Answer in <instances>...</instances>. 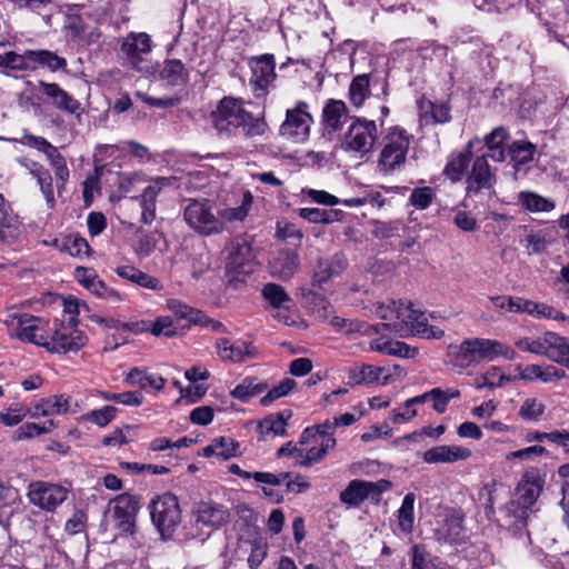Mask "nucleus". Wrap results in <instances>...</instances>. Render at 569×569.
Returning a JSON list of instances; mask_svg holds the SVG:
<instances>
[{
    "mask_svg": "<svg viewBox=\"0 0 569 569\" xmlns=\"http://www.w3.org/2000/svg\"><path fill=\"white\" fill-rule=\"evenodd\" d=\"M3 322L10 337L41 346L50 352L77 351L86 343V337L77 325L54 319L52 323L20 311L7 309Z\"/></svg>",
    "mask_w": 569,
    "mask_h": 569,
    "instance_id": "1",
    "label": "nucleus"
},
{
    "mask_svg": "<svg viewBox=\"0 0 569 569\" xmlns=\"http://www.w3.org/2000/svg\"><path fill=\"white\" fill-rule=\"evenodd\" d=\"M211 121L217 132L227 137L241 129L246 137L253 138L264 134L268 129L263 116L247 111L243 101L232 97L220 100L211 112Z\"/></svg>",
    "mask_w": 569,
    "mask_h": 569,
    "instance_id": "2",
    "label": "nucleus"
},
{
    "mask_svg": "<svg viewBox=\"0 0 569 569\" xmlns=\"http://www.w3.org/2000/svg\"><path fill=\"white\" fill-rule=\"evenodd\" d=\"M375 313L386 322L383 327L400 333L403 329L412 335L426 339H440L445 332L442 329L428 325V317L425 312L415 309L411 302L390 301L388 303H377Z\"/></svg>",
    "mask_w": 569,
    "mask_h": 569,
    "instance_id": "3",
    "label": "nucleus"
},
{
    "mask_svg": "<svg viewBox=\"0 0 569 569\" xmlns=\"http://www.w3.org/2000/svg\"><path fill=\"white\" fill-rule=\"evenodd\" d=\"M498 357L512 360L516 352L498 340L490 339H468L460 346L456 356L457 361H461V367H467L480 361H492Z\"/></svg>",
    "mask_w": 569,
    "mask_h": 569,
    "instance_id": "4",
    "label": "nucleus"
},
{
    "mask_svg": "<svg viewBox=\"0 0 569 569\" xmlns=\"http://www.w3.org/2000/svg\"><path fill=\"white\" fill-rule=\"evenodd\" d=\"M256 264L251 242L244 237L233 239L228 247L226 263L228 282L234 287L244 282L246 278L254 271Z\"/></svg>",
    "mask_w": 569,
    "mask_h": 569,
    "instance_id": "5",
    "label": "nucleus"
},
{
    "mask_svg": "<svg viewBox=\"0 0 569 569\" xmlns=\"http://www.w3.org/2000/svg\"><path fill=\"white\" fill-rule=\"evenodd\" d=\"M411 136L400 127H392L382 139V149L378 159V168L390 173L401 168L410 147Z\"/></svg>",
    "mask_w": 569,
    "mask_h": 569,
    "instance_id": "6",
    "label": "nucleus"
},
{
    "mask_svg": "<svg viewBox=\"0 0 569 569\" xmlns=\"http://www.w3.org/2000/svg\"><path fill=\"white\" fill-rule=\"evenodd\" d=\"M183 220L196 233L210 237L224 230L222 220L209 200H191L183 209Z\"/></svg>",
    "mask_w": 569,
    "mask_h": 569,
    "instance_id": "7",
    "label": "nucleus"
},
{
    "mask_svg": "<svg viewBox=\"0 0 569 569\" xmlns=\"http://www.w3.org/2000/svg\"><path fill=\"white\" fill-rule=\"evenodd\" d=\"M543 479L536 471H528L519 481L516 489V499L510 501L502 511L516 519H525L527 510L532 507L540 496Z\"/></svg>",
    "mask_w": 569,
    "mask_h": 569,
    "instance_id": "8",
    "label": "nucleus"
},
{
    "mask_svg": "<svg viewBox=\"0 0 569 569\" xmlns=\"http://www.w3.org/2000/svg\"><path fill=\"white\" fill-rule=\"evenodd\" d=\"M197 537L204 541L213 531L226 526L231 518L227 507L213 501H200L193 509ZM196 537V535L193 536Z\"/></svg>",
    "mask_w": 569,
    "mask_h": 569,
    "instance_id": "9",
    "label": "nucleus"
},
{
    "mask_svg": "<svg viewBox=\"0 0 569 569\" xmlns=\"http://www.w3.org/2000/svg\"><path fill=\"white\" fill-rule=\"evenodd\" d=\"M377 140V126L373 120L355 118L341 140V147L361 156L369 153Z\"/></svg>",
    "mask_w": 569,
    "mask_h": 569,
    "instance_id": "10",
    "label": "nucleus"
},
{
    "mask_svg": "<svg viewBox=\"0 0 569 569\" xmlns=\"http://www.w3.org/2000/svg\"><path fill=\"white\" fill-rule=\"evenodd\" d=\"M150 513L153 525L162 537L171 536L181 520L178 499L171 493H164L153 499L150 505Z\"/></svg>",
    "mask_w": 569,
    "mask_h": 569,
    "instance_id": "11",
    "label": "nucleus"
},
{
    "mask_svg": "<svg viewBox=\"0 0 569 569\" xmlns=\"http://www.w3.org/2000/svg\"><path fill=\"white\" fill-rule=\"evenodd\" d=\"M391 486V482L386 479L376 482L355 479L340 492V500L342 503L352 507L359 506L366 499L377 503L381 499V493L388 491Z\"/></svg>",
    "mask_w": 569,
    "mask_h": 569,
    "instance_id": "12",
    "label": "nucleus"
},
{
    "mask_svg": "<svg viewBox=\"0 0 569 569\" xmlns=\"http://www.w3.org/2000/svg\"><path fill=\"white\" fill-rule=\"evenodd\" d=\"M309 106L305 101H300L292 109L286 112V120L279 128L280 136L295 142H302L308 139L312 117L308 111Z\"/></svg>",
    "mask_w": 569,
    "mask_h": 569,
    "instance_id": "13",
    "label": "nucleus"
},
{
    "mask_svg": "<svg viewBox=\"0 0 569 569\" xmlns=\"http://www.w3.org/2000/svg\"><path fill=\"white\" fill-rule=\"evenodd\" d=\"M532 353L569 368V339L558 333L547 331L532 337Z\"/></svg>",
    "mask_w": 569,
    "mask_h": 569,
    "instance_id": "14",
    "label": "nucleus"
},
{
    "mask_svg": "<svg viewBox=\"0 0 569 569\" xmlns=\"http://www.w3.org/2000/svg\"><path fill=\"white\" fill-rule=\"evenodd\" d=\"M113 528L119 535L132 536L136 530V517L139 510V502L136 497L122 493L113 500Z\"/></svg>",
    "mask_w": 569,
    "mask_h": 569,
    "instance_id": "15",
    "label": "nucleus"
},
{
    "mask_svg": "<svg viewBox=\"0 0 569 569\" xmlns=\"http://www.w3.org/2000/svg\"><path fill=\"white\" fill-rule=\"evenodd\" d=\"M151 49L152 42L150 36L146 32H131L123 39L121 44V52L128 63L139 71H149L146 61Z\"/></svg>",
    "mask_w": 569,
    "mask_h": 569,
    "instance_id": "16",
    "label": "nucleus"
},
{
    "mask_svg": "<svg viewBox=\"0 0 569 569\" xmlns=\"http://www.w3.org/2000/svg\"><path fill=\"white\" fill-rule=\"evenodd\" d=\"M68 490L59 485L36 481L29 485L28 497L32 505L51 511L67 499Z\"/></svg>",
    "mask_w": 569,
    "mask_h": 569,
    "instance_id": "17",
    "label": "nucleus"
},
{
    "mask_svg": "<svg viewBox=\"0 0 569 569\" xmlns=\"http://www.w3.org/2000/svg\"><path fill=\"white\" fill-rule=\"evenodd\" d=\"M348 261L343 253H335L330 257L317 259L312 269L311 286L321 288L336 277H339L347 268Z\"/></svg>",
    "mask_w": 569,
    "mask_h": 569,
    "instance_id": "18",
    "label": "nucleus"
},
{
    "mask_svg": "<svg viewBox=\"0 0 569 569\" xmlns=\"http://www.w3.org/2000/svg\"><path fill=\"white\" fill-rule=\"evenodd\" d=\"M463 513L461 510L448 509L442 516L441 523L435 530L438 541L457 543L463 539Z\"/></svg>",
    "mask_w": 569,
    "mask_h": 569,
    "instance_id": "19",
    "label": "nucleus"
},
{
    "mask_svg": "<svg viewBox=\"0 0 569 569\" xmlns=\"http://www.w3.org/2000/svg\"><path fill=\"white\" fill-rule=\"evenodd\" d=\"M300 268V256L292 249L279 250L269 261V270L272 277L288 281Z\"/></svg>",
    "mask_w": 569,
    "mask_h": 569,
    "instance_id": "20",
    "label": "nucleus"
},
{
    "mask_svg": "<svg viewBox=\"0 0 569 569\" xmlns=\"http://www.w3.org/2000/svg\"><path fill=\"white\" fill-rule=\"evenodd\" d=\"M216 348L223 361L241 362L246 359H254L258 356L257 348L251 342L243 340L231 342L227 338H219L216 341Z\"/></svg>",
    "mask_w": 569,
    "mask_h": 569,
    "instance_id": "21",
    "label": "nucleus"
},
{
    "mask_svg": "<svg viewBox=\"0 0 569 569\" xmlns=\"http://www.w3.org/2000/svg\"><path fill=\"white\" fill-rule=\"evenodd\" d=\"M495 183L496 176L486 157L476 158L471 172L467 179V193L471 194L478 193L482 190H490Z\"/></svg>",
    "mask_w": 569,
    "mask_h": 569,
    "instance_id": "22",
    "label": "nucleus"
},
{
    "mask_svg": "<svg viewBox=\"0 0 569 569\" xmlns=\"http://www.w3.org/2000/svg\"><path fill=\"white\" fill-rule=\"evenodd\" d=\"M171 179L159 177L152 180L151 184H149L142 192L140 197L137 198L139 204L141 207V222L144 224H150L156 219V209H157V197L161 192V190L170 186Z\"/></svg>",
    "mask_w": 569,
    "mask_h": 569,
    "instance_id": "23",
    "label": "nucleus"
},
{
    "mask_svg": "<svg viewBox=\"0 0 569 569\" xmlns=\"http://www.w3.org/2000/svg\"><path fill=\"white\" fill-rule=\"evenodd\" d=\"M470 449L462 446H437L423 452L422 460L426 463H453L467 460L471 457Z\"/></svg>",
    "mask_w": 569,
    "mask_h": 569,
    "instance_id": "24",
    "label": "nucleus"
},
{
    "mask_svg": "<svg viewBox=\"0 0 569 569\" xmlns=\"http://www.w3.org/2000/svg\"><path fill=\"white\" fill-rule=\"evenodd\" d=\"M39 87L57 109L69 114L79 112L80 103L59 84L39 81Z\"/></svg>",
    "mask_w": 569,
    "mask_h": 569,
    "instance_id": "25",
    "label": "nucleus"
},
{
    "mask_svg": "<svg viewBox=\"0 0 569 569\" xmlns=\"http://www.w3.org/2000/svg\"><path fill=\"white\" fill-rule=\"evenodd\" d=\"M250 69V83L254 89L264 90L276 78L272 56H262L251 59Z\"/></svg>",
    "mask_w": 569,
    "mask_h": 569,
    "instance_id": "26",
    "label": "nucleus"
},
{
    "mask_svg": "<svg viewBox=\"0 0 569 569\" xmlns=\"http://www.w3.org/2000/svg\"><path fill=\"white\" fill-rule=\"evenodd\" d=\"M69 405V398L63 395L43 398L29 408V417L32 419H39L41 417L62 415L68 412Z\"/></svg>",
    "mask_w": 569,
    "mask_h": 569,
    "instance_id": "27",
    "label": "nucleus"
},
{
    "mask_svg": "<svg viewBox=\"0 0 569 569\" xmlns=\"http://www.w3.org/2000/svg\"><path fill=\"white\" fill-rule=\"evenodd\" d=\"M20 233V221L11 204L0 193V241L10 242Z\"/></svg>",
    "mask_w": 569,
    "mask_h": 569,
    "instance_id": "28",
    "label": "nucleus"
},
{
    "mask_svg": "<svg viewBox=\"0 0 569 569\" xmlns=\"http://www.w3.org/2000/svg\"><path fill=\"white\" fill-rule=\"evenodd\" d=\"M347 117V106L342 100H328L322 109V124L325 130L328 133L341 130Z\"/></svg>",
    "mask_w": 569,
    "mask_h": 569,
    "instance_id": "29",
    "label": "nucleus"
},
{
    "mask_svg": "<svg viewBox=\"0 0 569 569\" xmlns=\"http://www.w3.org/2000/svg\"><path fill=\"white\" fill-rule=\"evenodd\" d=\"M124 381L129 386H138L141 390L146 391L149 389L161 391L167 382L163 377L158 375H149L139 368L131 369L126 376Z\"/></svg>",
    "mask_w": 569,
    "mask_h": 569,
    "instance_id": "30",
    "label": "nucleus"
},
{
    "mask_svg": "<svg viewBox=\"0 0 569 569\" xmlns=\"http://www.w3.org/2000/svg\"><path fill=\"white\" fill-rule=\"evenodd\" d=\"M371 349L388 356L400 358H413L418 351L402 341L376 339L371 342Z\"/></svg>",
    "mask_w": 569,
    "mask_h": 569,
    "instance_id": "31",
    "label": "nucleus"
},
{
    "mask_svg": "<svg viewBox=\"0 0 569 569\" xmlns=\"http://www.w3.org/2000/svg\"><path fill=\"white\" fill-rule=\"evenodd\" d=\"M239 455V443L232 438L220 437L212 440V442L203 448V456L211 457L217 456L221 459H229Z\"/></svg>",
    "mask_w": 569,
    "mask_h": 569,
    "instance_id": "32",
    "label": "nucleus"
},
{
    "mask_svg": "<svg viewBox=\"0 0 569 569\" xmlns=\"http://www.w3.org/2000/svg\"><path fill=\"white\" fill-rule=\"evenodd\" d=\"M292 412L290 410H284L282 412L270 415L260 421L259 428L263 436L272 435V436H284L287 420L291 418Z\"/></svg>",
    "mask_w": 569,
    "mask_h": 569,
    "instance_id": "33",
    "label": "nucleus"
},
{
    "mask_svg": "<svg viewBox=\"0 0 569 569\" xmlns=\"http://www.w3.org/2000/svg\"><path fill=\"white\" fill-rule=\"evenodd\" d=\"M32 50H26L22 54L13 51L0 54V67L16 71L33 70Z\"/></svg>",
    "mask_w": 569,
    "mask_h": 569,
    "instance_id": "34",
    "label": "nucleus"
},
{
    "mask_svg": "<svg viewBox=\"0 0 569 569\" xmlns=\"http://www.w3.org/2000/svg\"><path fill=\"white\" fill-rule=\"evenodd\" d=\"M319 288H311L302 290V302L319 318H326L329 313L330 305L323 295L318 292Z\"/></svg>",
    "mask_w": 569,
    "mask_h": 569,
    "instance_id": "35",
    "label": "nucleus"
},
{
    "mask_svg": "<svg viewBox=\"0 0 569 569\" xmlns=\"http://www.w3.org/2000/svg\"><path fill=\"white\" fill-rule=\"evenodd\" d=\"M378 367L365 365L361 368H350L348 371V386L369 385L372 382H380Z\"/></svg>",
    "mask_w": 569,
    "mask_h": 569,
    "instance_id": "36",
    "label": "nucleus"
},
{
    "mask_svg": "<svg viewBox=\"0 0 569 569\" xmlns=\"http://www.w3.org/2000/svg\"><path fill=\"white\" fill-rule=\"evenodd\" d=\"M519 202L531 212H550L555 209V202L538 193L522 191L519 193Z\"/></svg>",
    "mask_w": 569,
    "mask_h": 569,
    "instance_id": "37",
    "label": "nucleus"
},
{
    "mask_svg": "<svg viewBox=\"0 0 569 569\" xmlns=\"http://www.w3.org/2000/svg\"><path fill=\"white\" fill-rule=\"evenodd\" d=\"M535 152L536 146L525 140L513 141L508 147V156L515 162V167L532 161Z\"/></svg>",
    "mask_w": 569,
    "mask_h": 569,
    "instance_id": "38",
    "label": "nucleus"
},
{
    "mask_svg": "<svg viewBox=\"0 0 569 569\" xmlns=\"http://www.w3.org/2000/svg\"><path fill=\"white\" fill-rule=\"evenodd\" d=\"M74 277L79 283L92 291L97 296H103L106 286L102 280L98 278L97 272L93 269L78 267L74 270Z\"/></svg>",
    "mask_w": 569,
    "mask_h": 569,
    "instance_id": "39",
    "label": "nucleus"
},
{
    "mask_svg": "<svg viewBox=\"0 0 569 569\" xmlns=\"http://www.w3.org/2000/svg\"><path fill=\"white\" fill-rule=\"evenodd\" d=\"M370 80L369 76L363 73L355 77L349 86L350 102L359 108L363 104L367 97L370 94Z\"/></svg>",
    "mask_w": 569,
    "mask_h": 569,
    "instance_id": "40",
    "label": "nucleus"
},
{
    "mask_svg": "<svg viewBox=\"0 0 569 569\" xmlns=\"http://www.w3.org/2000/svg\"><path fill=\"white\" fill-rule=\"evenodd\" d=\"M160 77L168 83L178 86L187 81L188 73L184 69V64L180 60L172 59L164 62V66L160 71Z\"/></svg>",
    "mask_w": 569,
    "mask_h": 569,
    "instance_id": "41",
    "label": "nucleus"
},
{
    "mask_svg": "<svg viewBox=\"0 0 569 569\" xmlns=\"http://www.w3.org/2000/svg\"><path fill=\"white\" fill-rule=\"evenodd\" d=\"M468 148H471L469 143ZM471 159V151L468 149L466 152L453 154L445 168V173L452 180L459 181L467 169Z\"/></svg>",
    "mask_w": 569,
    "mask_h": 569,
    "instance_id": "42",
    "label": "nucleus"
},
{
    "mask_svg": "<svg viewBox=\"0 0 569 569\" xmlns=\"http://www.w3.org/2000/svg\"><path fill=\"white\" fill-rule=\"evenodd\" d=\"M33 70L38 66L47 67L51 71L64 69L67 61L49 50H32Z\"/></svg>",
    "mask_w": 569,
    "mask_h": 569,
    "instance_id": "43",
    "label": "nucleus"
},
{
    "mask_svg": "<svg viewBox=\"0 0 569 569\" xmlns=\"http://www.w3.org/2000/svg\"><path fill=\"white\" fill-rule=\"evenodd\" d=\"M546 411V405L542 400L535 398V397H528L526 398L519 410L518 416L523 421H538Z\"/></svg>",
    "mask_w": 569,
    "mask_h": 569,
    "instance_id": "44",
    "label": "nucleus"
},
{
    "mask_svg": "<svg viewBox=\"0 0 569 569\" xmlns=\"http://www.w3.org/2000/svg\"><path fill=\"white\" fill-rule=\"evenodd\" d=\"M299 216L312 223H331L339 221L341 217L340 210H325L319 208H302Z\"/></svg>",
    "mask_w": 569,
    "mask_h": 569,
    "instance_id": "45",
    "label": "nucleus"
},
{
    "mask_svg": "<svg viewBox=\"0 0 569 569\" xmlns=\"http://www.w3.org/2000/svg\"><path fill=\"white\" fill-rule=\"evenodd\" d=\"M266 389V383L256 382L253 379H244L231 390L230 395L242 402H248L251 398L262 393Z\"/></svg>",
    "mask_w": 569,
    "mask_h": 569,
    "instance_id": "46",
    "label": "nucleus"
},
{
    "mask_svg": "<svg viewBox=\"0 0 569 569\" xmlns=\"http://www.w3.org/2000/svg\"><path fill=\"white\" fill-rule=\"evenodd\" d=\"M54 428L52 420H49L42 425L34 422H27L20 426L13 433V439L17 441L31 439L33 437L49 433Z\"/></svg>",
    "mask_w": 569,
    "mask_h": 569,
    "instance_id": "47",
    "label": "nucleus"
},
{
    "mask_svg": "<svg viewBox=\"0 0 569 569\" xmlns=\"http://www.w3.org/2000/svg\"><path fill=\"white\" fill-rule=\"evenodd\" d=\"M416 497L413 493H407L402 500L401 507L398 510L399 527L403 532H411L413 527V508Z\"/></svg>",
    "mask_w": 569,
    "mask_h": 569,
    "instance_id": "48",
    "label": "nucleus"
},
{
    "mask_svg": "<svg viewBox=\"0 0 569 569\" xmlns=\"http://www.w3.org/2000/svg\"><path fill=\"white\" fill-rule=\"evenodd\" d=\"M251 202H252V196L250 194V192H246L243 196V201L240 206L220 210L218 212V217L222 220L223 223L226 221H228V222L243 221L246 219V217L248 216Z\"/></svg>",
    "mask_w": 569,
    "mask_h": 569,
    "instance_id": "49",
    "label": "nucleus"
},
{
    "mask_svg": "<svg viewBox=\"0 0 569 569\" xmlns=\"http://www.w3.org/2000/svg\"><path fill=\"white\" fill-rule=\"evenodd\" d=\"M512 379L506 376L500 368L491 367L488 371H486L480 379L477 381V388L483 389H495L505 386L507 382H510Z\"/></svg>",
    "mask_w": 569,
    "mask_h": 569,
    "instance_id": "50",
    "label": "nucleus"
},
{
    "mask_svg": "<svg viewBox=\"0 0 569 569\" xmlns=\"http://www.w3.org/2000/svg\"><path fill=\"white\" fill-rule=\"evenodd\" d=\"M161 233L156 231L149 234H143L140 231L138 232V239L133 243V250L140 258H146L150 256L156 247Z\"/></svg>",
    "mask_w": 569,
    "mask_h": 569,
    "instance_id": "51",
    "label": "nucleus"
},
{
    "mask_svg": "<svg viewBox=\"0 0 569 569\" xmlns=\"http://www.w3.org/2000/svg\"><path fill=\"white\" fill-rule=\"evenodd\" d=\"M103 167L96 166L93 172L83 181V200L87 207L91 206L96 194H100L101 188L99 183Z\"/></svg>",
    "mask_w": 569,
    "mask_h": 569,
    "instance_id": "52",
    "label": "nucleus"
},
{
    "mask_svg": "<svg viewBox=\"0 0 569 569\" xmlns=\"http://www.w3.org/2000/svg\"><path fill=\"white\" fill-rule=\"evenodd\" d=\"M137 180V174L118 172L113 179V187H116L117 190L111 191V193L109 194V200H119L123 196L129 193L132 190V186Z\"/></svg>",
    "mask_w": 569,
    "mask_h": 569,
    "instance_id": "53",
    "label": "nucleus"
},
{
    "mask_svg": "<svg viewBox=\"0 0 569 569\" xmlns=\"http://www.w3.org/2000/svg\"><path fill=\"white\" fill-rule=\"evenodd\" d=\"M336 428L337 426L335 423V420H327L321 425L315 426L312 428H307L301 435L300 443H308L311 439H313L315 442H318L319 437H333Z\"/></svg>",
    "mask_w": 569,
    "mask_h": 569,
    "instance_id": "54",
    "label": "nucleus"
},
{
    "mask_svg": "<svg viewBox=\"0 0 569 569\" xmlns=\"http://www.w3.org/2000/svg\"><path fill=\"white\" fill-rule=\"evenodd\" d=\"M262 295L273 308L284 307L287 302L291 301L283 287L277 283H267L262 289Z\"/></svg>",
    "mask_w": 569,
    "mask_h": 569,
    "instance_id": "55",
    "label": "nucleus"
},
{
    "mask_svg": "<svg viewBox=\"0 0 569 569\" xmlns=\"http://www.w3.org/2000/svg\"><path fill=\"white\" fill-rule=\"evenodd\" d=\"M430 395L433 401V410L438 413H443L447 410L449 401L460 397V391L458 389L442 390L440 388H433L430 390Z\"/></svg>",
    "mask_w": 569,
    "mask_h": 569,
    "instance_id": "56",
    "label": "nucleus"
},
{
    "mask_svg": "<svg viewBox=\"0 0 569 569\" xmlns=\"http://www.w3.org/2000/svg\"><path fill=\"white\" fill-rule=\"evenodd\" d=\"M276 238L282 241L291 242L293 244H300L303 233L293 223L279 221L276 229Z\"/></svg>",
    "mask_w": 569,
    "mask_h": 569,
    "instance_id": "57",
    "label": "nucleus"
},
{
    "mask_svg": "<svg viewBox=\"0 0 569 569\" xmlns=\"http://www.w3.org/2000/svg\"><path fill=\"white\" fill-rule=\"evenodd\" d=\"M31 174L37 178L40 190L44 196L47 204L52 208L54 206V193L52 186V178L47 170H30Z\"/></svg>",
    "mask_w": 569,
    "mask_h": 569,
    "instance_id": "58",
    "label": "nucleus"
},
{
    "mask_svg": "<svg viewBox=\"0 0 569 569\" xmlns=\"http://www.w3.org/2000/svg\"><path fill=\"white\" fill-rule=\"evenodd\" d=\"M295 387L296 381L293 379L286 378L271 390H269L268 393L261 398L260 403L262 406H269L274 400L287 396Z\"/></svg>",
    "mask_w": 569,
    "mask_h": 569,
    "instance_id": "59",
    "label": "nucleus"
},
{
    "mask_svg": "<svg viewBox=\"0 0 569 569\" xmlns=\"http://www.w3.org/2000/svg\"><path fill=\"white\" fill-rule=\"evenodd\" d=\"M123 151L130 152L132 156L140 160H149L150 158L148 148L136 141H126L119 146H109V156H113L116 152Z\"/></svg>",
    "mask_w": 569,
    "mask_h": 569,
    "instance_id": "60",
    "label": "nucleus"
},
{
    "mask_svg": "<svg viewBox=\"0 0 569 569\" xmlns=\"http://www.w3.org/2000/svg\"><path fill=\"white\" fill-rule=\"evenodd\" d=\"M168 308L179 318L188 319L192 322H201V312L177 299H170L167 302Z\"/></svg>",
    "mask_w": 569,
    "mask_h": 569,
    "instance_id": "61",
    "label": "nucleus"
},
{
    "mask_svg": "<svg viewBox=\"0 0 569 569\" xmlns=\"http://www.w3.org/2000/svg\"><path fill=\"white\" fill-rule=\"evenodd\" d=\"M26 416H29V409L13 405L0 412V420L9 427L19 425Z\"/></svg>",
    "mask_w": 569,
    "mask_h": 569,
    "instance_id": "62",
    "label": "nucleus"
},
{
    "mask_svg": "<svg viewBox=\"0 0 569 569\" xmlns=\"http://www.w3.org/2000/svg\"><path fill=\"white\" fill-rule=\"evenodd\" d=\"M80 302L76 297H62L61 298V307H62V319L66 322H70L73 325L78 323V315L80 313Z\"/></svg>",
    "mask_w": 569,
    "mask_h": 569,
    "instance_id": "63",
    "label": "nucleus"
},
{
    "mask_svg": "<svg viewBox=\"0 0 569 569\" xmlns=\"http://www.w3.org/2000/svg\"><path fill=\"white\" fill-rule=\"evenodd\" d=\"M63 250L71 257H83L89 253V244L81 237H68L64 239Z\"/></svg>",
    "mask_w": 569,
    "mask_h": 569,
    "instance_id": "64",
    "label": "nucleus"
}]
</instances>
